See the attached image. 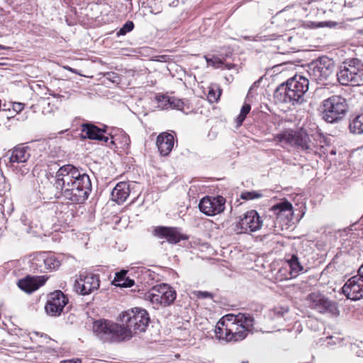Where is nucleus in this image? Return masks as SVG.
Listing matches in <instances>:
<instances>
[{
	"label": "nucleus",
	"mask_w": 363,
	"mask_h": 363,
	"mask_svg": "<svg viewBox=\"0 0 363 363\" xmlns=\"http://www.w3.org/2000/svg\"><path fill=\"white\" fill-rule=\"evenodd\" d=\"M155 235L161 238H166L169 242L172 244L179 242L182 239L181 235L174 228L158 227L155 230Z\"/></svg>",
	"instance_id": "obj_24"
},
{
	"label": "nucleus",
	"mask_w": 363,
	"mask_h": 363,
	"mask_svg": "<svg viewBox=\"0 0 363 363\" xmlns=\"http://www.w3.org/2000/svg\"><path fill=\"white\" fill-rule=\"evenodd\" d=\"M235 67V65L233 64H225L223 63V65H222V69H232L233 67Z\"/></svg>",
	"instance_id": "obj_43"
},
{
	"label": "nucleus",
	"mask_w": 363,
	"mask_h": 363,
	"mask_svg": "<svg viewBox=\"0 0 363 363\" xmlns=\"http://www.w3.org/2000/svg\"><path fill=\"white\" fill-rule=\"evenodd\" d=\"M292 209V204L288 201H284L274 205L270 208V211L273 213V216H276L277 220H289L293 215Z\"/></svg>",
	"instance_id": "obj_21"
},
{
	"label": "nucleus",
	"mask_w": 363,
	"mask_h": 363,
	"mask_svg": "<svg viewBox=\"0 0 363 363\" xmlns=\"http://www.w3.org/2000/svg\"><path fill=\"white\" fill-rule=\"evenodd\" d=\"M284 259L290 269L291 277H297L303 271V268L296 255H286Z\"/></svg>",
	"instance_id": "obj_27"
},
{
	"label": "nucleus",
	"mask_w": 363,
	"mask_h": 363,
	"mask_svg": "<svg viewBox=\"0 0 363 363\" xmlns=\"http://www.w3.org/2000/svg\"><path fill=\"white\" fill-rule=\"evenodd\" d=\"M220 94L221 90L218 87L216 91L211 87L207 95L208 100L211 103L216 102L219 99Z\"/></svg>",
	"instance_id": "obj_30"
},
{
	"label": "nucleus",
	"mask_w": 363,
	"mask_h": 363,
	"mask_svg": "<svg viewBox=\"0 0 363 363\" xmlns=\"http://www.w3.org/2000/svg\"><path fill=\"white\" fill-rule=\"evenodd\" d=\"M313 65H314L313 68H314V69H315V68H316V67H317V66H316V65H315L314 64H313Z\"/></svg>",
	"instance_id": "obj_53"
},
{
	"label": "nucleus",
	"mask_w": 363,
	"mask_h": 363,
	"mask_svg": "<svg viewBox=\"0 0 363 363\" xmlns=\"http://www.w3.org/2000/svg\"><path fill=\"white\" fill-rule=\"evenodd\" d=\"M348 129L352 135L363 134V110L350 116Z\"/></svg>",
	"instance_id": "obj_26"
},
{
	"label": "nucleus",
	"mask_w": 363,
	"mask_h": 363,
	"mask_svg": "<svg viewBox=\"0 0 363 363\" xmlns=\"http://www.w3.org/2000/svg\"><path fill=\"white\" fill-rule=\"evenodd\" d=\"M318 297L317 295H315V294H310L309 296V300H311L312 301L314 302L313 305H314V307H315L318 303L315 302V298Z\"/></svg>",
	"instance_id": "obj_42"
},
{
	"label": "nucleus",
	"mask_w": 363,
	"mask_h": 363,
	"mask_svg": "<svg viewBox=\"0 0 363 363\" xmlns=\"http://www.w3.org/2000/svg\"><path fill=\"white\" fill-rule=\"evenodd\" d=\"M129 142H130V139H129L128 136L127 135L124 134L123 136V141L121 142V144L123 145H128Z\"/></svg>",
	"instance_id": "obj_40"
},
{
	"label": "nucleus",
	"mask_w": 363,
	"mask_h": 363,
	"mask_svg": "<svg viewBox=\"0 0 363 363\" xmlns=\"http://www.w3.org/2000/svg\"><path fill=\"white\" fill-rule=\"evenodd\" d=\"M100 286L99 275L93 274H80L74 284V291L81 295H88L97 290Z\"/></svg>",
	"instance_id": "obj_13"
},
{
	"label": "nucleus",
	"mask_w": 363,
	"mask_h": 363,
	"mask_svg": "<svg viewBox=\"0 0 363 363\" xmlns=\"http://www.w3.org/2000/svg\"><path fill=\"white\" fill-rule=\"evenodd\" d=\"M68 303L67 297L60 290L51 293L45 305L46 313L52 316H58Z\"/></svg>",
	"instance_id": "obj_15"
},
{
	"label": "nucleus",
	"mask_w": 363,
	"mask_h": 363,
	"mask_svg": "<svg viewBox=\"0 0 363 363\" xmlns=\"http://www.w3.org/2000/svg\"><path fill=\"white\" fill-rule=\"evenodd\" d=\"M174 136L167 133H160L157 138L156 144L160 154L163 156L168 155L174 146Z\"/></svg>",
	"instance_id": "obj_22"
},
{
	"label": "nucleus",
	"mask_w": 363,
	"mask_h": 363,
	"mask_svg": "<svg viewBox=\"0 0 363 363\" xmlns=\"http://www.w3.org/2000/svg\"><path fill=\"white\" fill-rule=\"evenodd\" d=\"M336 77L342 85L358 86L363 84V62L357 58L346 60Z\"/></svg>",
	"instance_id": "obj_5"
},
{
	"label": "nucleus",
	"mask_w": 363,
	"mask_h": 363,
	"mask_svg": "<svg viewBox=\"0 0 363 363\" xmlns=\"http://www.w3.org/2000/svg\"><path fill=\"white\" fill-rule=\"evenodd\" d=\"M330 284V281H328V282L322 283L321 284Z\"/></svg>",
	"instance_id": "obj_52"
},
{
	"label": "nucleus",
	"mask_w": 363,
	"mask_h": 363,
	"mask_svg": "<svg viewBox=\"0 0 363 363\" xmlns=\"http://www.w3.org/2000/svg\"><path fill=\"white\" fill-rule=\"evenodd\" d=\"M82 132L84 134V138L90 140H97L107 143L108 137L104 135L105 130L101 129L94 124L84 123L82 125Z\"/></svg>",
	"instance_id": "obj_20"
},
{
	"label": "nucleus",
	"mask_w": 363,
	"mask_h": 363,
	"mask_svg": "<svg viewBox=\"0 0 363 363\" xmlns=\"http://www.w3.org/2000/svg\"><path fill=\"white\" fill-rule=\"evenodd\" d=\"M319 313H325L330 316H337L339 310L335 301L319 294Z\"/></svg>",
	"instance_id": "obj_25"
},
{
	"label": "nucleus",
	"mask_w": 363,
	"mask_h": 363,
	"mask_svg": "<svg viewBox=\"0 0 363 363\" xmlns=\"http://www.w3.org/2000/svg\"><path fill=\"white\" fill-rule=\"evenodd\" d=\"M129 194V184L125 182H119L111 191V199L118 204H121L125 201Z\"/></svg>",
	"instance_id": "obj_23"
},
{
	"label": "nucleus",
	"mask_w": 363,
	"mask_h": 363,
	"mask_svg": "<svg viewBox=\"0 0 363 363\" xmlns=\"http://www.w3.org/2000/svg\"><path fill=\"white\" fill-rule=\"evenodd\" d=\"M262 196V194L258 191H244L240 194V198L243 200L257 199Z\"/></svg>",
	"instance_id": "obj_31"
},
{
	"label": "nucleus",
	"mask_w": 363,
	"mask_h": 363,
	"mask_svg": "<svg viewBox=\"0 0 363 363\" xmlns=\"http://www.w3.org/2000/svg\"><path fill=\"white\" fill-rule=\"evenodd\" d=\"M107 79L112 82L113 83L118 84L120 82V77L118 74L114 72H107L105 74Z\"/></svg>",
	"instance_id": "obj_36"
},
{
	"label": "nucleus",
	"mask_w": 363,
	"mask_h": 363,
	"mask_svg": "<svg viewBox=\"0 0 363 363\" xmlns=\"http://www.w3.org/2000/svg\"><path fill=\"white\" fill-rule=\"evenodd\" d=\"M205 58H206L207 65L208 66H212L216 68H219V67H222V65H223V62H222V60L217 57L208 58L206 56Z\"/></svg>",
	"instance_id": "obj_33"
},
{
	"label": "nucleus",
	"mask_w": 363,
	"mask_h": 363,
	"mask_svg": "<svg viewBox=\"0 0 363 363\" xmlns=\"http://www.w3.org/2000/svg\"><path fill=\"white\" fill-rule=\"evenodd\" d=\"M160 106L162 108H173L182 111L185 113L190 112V108L185 101L174 96H160L157 98Z\"/></svg>",
	"instance_id": "obj_18"
},
{
	"label": "nucleus",
	"mask_w": 363,
	"mask_h": 363,
	"mask_svg": "<svg viewBox=\"0 0 363 363\" xmlns=\"http://www.w3.org/2000/svg\"><path fill=\"white\" fill-rule=\"evenodd\" d=\"M321 343V345L325 346H331L334 345H339L340 346L343 345L342 342L343 340H341L338 337L335 336H328L325 339L320 338L319 340Z\"/></svg>",
	"instance_id": "obj_28"
},
{
	"label": "nucleus",
	"mask_w": 363,
	"mask_h": 363,
	"mask_svg": "<svg viewBox=\"0 0 363 363\" xmlns=\"http://www.w3.org/2000/svg\"><path fill=\"white\" fill-rule=\"evenodd\" d=\"M347 111L345 99L332 96L323 102V119L327 123H334L341 119Z\"/></svg>",
	"instance_id": "obj_7"
},
{
	"label": "nucleus",
	"mask_w": 363,
	"mask_h": 363,
	"mask_svg": "<svg viewBox=\"0 0 363 363\" xmlns=\"http://www.w3.org/2000/svg\"><path fill=\"white\" fill-rule=\"evenodd\" d=\"M254 325V318L249 314H228L217 323L216 334L219 339L239 341L245 339Z\"/></svg>",
	"instance_id": "obj_2"
},
{
	"label": "nucleus",
	"mask_w": 363,
	"mask_h": 363,
	"mask_svg": "<svg viewBox=\"0 0 363 363\" xmlns=\"http://www.w3.org/2000/svg\"><path fill=\"white\" fill-rule=\"evenodd\" d=\"M342 291L347 299L358 301L363 298V271L361 266L357 274L350 277L345 283Z\"/></svg>",
	"instance_id": "obj_11"
},
{
	"label": "nucleus",
	"mask_w": 363,
	"mask_h": 363,
	"mask_svg": "<svg viewBox=\"0 0 363 363\" xmlns=\"http://www.w3.org/2000/svg\"><path fill=\"white\" fill-rule=\"evenodd\" d=\"M69 71H71L73 73H77L76 71L70 67L67 68Z\"/></svg>",
	"instance_id": "obj_50"
},
{
	"label": "nucleus",
	"mask_w": 363,
	"mask_h": 363,
	"mask_svg": "<svg viewBox=\"0 0 363 363\" xmlns=\"http://www.w3.org/2000/svg\"><path fill=\"white\" fill-rule=\"evenodd\" d=\"M121 329V325L104 319L96 320L93 324L94 334L104 342L122 340Z\"/></svg>",
	"instance_id": "obj_9"
},
{
	"label": "nucleus",
	"mask_w": 363,
	"mask_h": 363,
	"mask_svg": "<svg viewBox=\"0 0 363 363\" xmlns=\"http://www.w3.org/2000/svg\"><path fill=\"white\" fill-rule=\"evenodd\" d=\"M358 347H359V345H357V344H352V345H351V349H352V350H353V351H355V350H356V349H357V348H358Z\"/></svg>",
	"instance_id": "obj_44"
},
{
	"label": "nucleus",
	"mask_w": 363,
	"mask_h": 363,
	"mask_svg": "<svg viewBox=\"0 0 363 363\" xmlns=\"http://www.w3.org/2000/svg\"><path fill=\"white\" fill-rule=\"evenodd\" d=\"M60 265V262L52 254L48 252L34 253L30 259V269L37 273H45L48 270H55Z\"/></svg>",
	"instance_id": "obj_10"
},
{
	"label": "nucleus",
	"mask_w": 363,
	"mask_h": 363,
	"mask_svg": "<svg viewBox=\"0 0 363 363\" xmlns=\"http://www.w3.org/2000/svg\"><path fill=\"white\" fill-rule=\"evenodd\" d=\"M47 279L45 276H27L18 280L17 285L24 292L31 294L42 286Z\"/></svg>",
	"instance_id": "obj_17"
},
{
	"label": "nucleus",
	"mask_w": 363,
	"mask_h": 363,
	"mask_svg": "<svg viewBox=\"0 0 363 363\" xmlns=\"http://www.w3.org/2000/svg\"><path fill=\"white\" fill-rule=\"evenodd\" d=\"M81 360L79 359H72L65 360L64 362H62L61 363H81Z\"/></svg>",
	"instance_id": "obj_41"
},
{
	"label": "nucleus",
	"mask_w": 363,
	"mask_h": 363,
	"mask_svg": "<svg viewBox=\"0 0 363 363\" xmlns=\"http://www.w3.org/2000/svg\"><path fill=\"white\" fill-rule=\"evenodd\" d=\"M120 320L122 323V340H127L134 334L145 332L150 319L146 310L135 307L123 312L120 315Z\"/></svg>",
	"instance_id": "obj_4"
},
{
	"label": "nucleus",
	"mask_w": 363,
	"mask_h": 363,
	"mask_svg": "<svg viewBox=\"0 0 363 363\" xmlns=\"http://www.w3.org/2000/svg\"><path fill=\"white\" fill-rule=\"evenodd\" d=\"M325 274H326V273H325V270H324V271H323V272H321V274H320V279H323V277H324V276H325Z\"/></svg>",
	"instance_id": "obj_47"
},
{
	"label": "nucleus",
	"mask_w": 363,
	"mask_h": 363,
	"mask_svg": "<svg viewBox=\"0 0 363 363\" xmlns=\"http://www.w3.org/2000/svg\"><path fill=\"white\" fill-rule=\"evenodd\" d=\"M225 199L220 196L216 197L205 196L199 202V210L207 216H214L225 209Z\"/></svg>",
	"instance_id": "obj_14"
},
{
	"label": "nucleus",
	"mask_w": 363,
	"mask_h": 363,
	"mask_svg": "<svg viewBox=\"0 0 363 363\" xmlns=\"http://www.w3.org/2000/svg\"><path fill=\"white\" fill-rule=\"evenodd\" d=\"M313 320L312 319H309L307 320V324L308 325V326H312V324H311V322H313Z\"/></svg>",
	"instance_id": "obj_48"
},
{
	"label": "nucleus",
	"mask_w": 363,
	"mask_h": 363,
	"mask_svg": "<svg viewBox=\"0 0 363 363\" xmlns=\"http://www.w3.org/2000/svg\"><path fill=\"white\" fill-rule=\"evenodd\" d=\"M336 25H337V23L335 22H333V21H322V22H319V23H318L319 28L320 27L332 28V27H335Z\"/></svg>",
	"instance_id": "obj_39"
},
{
	"label": "nucleus",
	"mask_w": 363,
	"mask_h": 363,
	"mask_svg": "<svg viewBox=\"0 0 363 363\" xmlns=\"http://www.w3.org/2000/svg\"><path fill=\"white\" fill-rule=\"evenodd\" d=\"M134 284H135V282H134L133 279H131L129 277H126L125 279H124L121 283L116 284V286H118L120 287L128 288V287L133 286L134 285Z\"/></svg>",
	"instance_id": "obj_35"
},
{
	"label": "nucleus",
	"mask_w": 363,
	"mask_h": 363,
	"mask_svg": "<svg viewBox=\"0 0 363 363\" xmlns=\"http://www.w3.org/2000/svg\"><path fill=\"white\" fill-rule=\"evenodd\" d=\"M8 48L4 45H0V50H6Z\"/></svg>",
	"instance_id": "obj_49"
},
{
	"label": "nucleus",
	"mask_w": 363,
	"mask_h": 363,
	"mask_svg": "<svg viewBox=\"0 0 363 363\" xmlns=\"http://www.w3.org/2000/svg\"><path fill=\"white\" fill-rule=\"evenodd\" d=\"M134 28V23L133 21H128L117 32V35H124L127 33L130 32Z\"/></svg>",
	"instance_id": "obj_32"
},
{
	"label": "nucleus",
	"mask_w": 363,
	"mask_h": 363,
	"mask_svg": "<svg viewBox=\"0 0 363 363\" xmlns=\"http://www.w3.org/2000/svg\"><path fill=\"white\" fill-rule=\"evenodd\" d=\"M309 82L301 75H295L285 83L281 84L275 90L274 99L277 103L301 104L304 101V96L308 89Z\"/></svg>",
	"instance_id": "obj_3"
},
{
	"label": "nucleus",
	"mask_w": 363,
	"mask_h": 363,
	"mask_svg": "<svg viewBox=\"0 0 363 363\" xmlns=\"http://www.w3.org/2000/svg\"><path fill=\"white\" fill-rule=\"evenodd\" d=\"M24 108V104L19 102H14L13 104V109L16 113H20Z\"/></svg>",
	"instance_id": "obj_38"
},
{
	"label": "nucleus",
	"mask_w": 363,
	"mask_h": 363,
	"mask_svg": "<svg viewBox=\"0 0 363 363\" xmlns=\"http://www.w3.org/2000/svg\"><path fill=\"white\" fill-rule=\"evenodd\" d=\"M277 138L283 145L301 147V149L308 148L306 135L298 131L291 129L286 130L277 135Z\"/></svg>",
	"instance_id": "obj_16"
},
{
	"label": "nucleus",
	"mask_w": 363,
	"mask_h": 363,
	"mask_svg": "<svg viewBox=\"0 0 363 363\" xmlns=\"http://www.w3.org/2000/svg\"><path fill=\"white\" fill-rule=\"evenodd\" d=\"M263 220L255 210L247 211L236 223L235 231L236 233H247L259 230Z\"/></svg>",
	"instance_id": "obj_12"
},
{
	"label": "nucleus",
	"mask_w": 363,
	"mask_h": 363,
	"mask_svg": "<svg viewBox=\"0 0 363 363\" xmlns=\"http://www.w3.org/2000/svg\"><path fill=\"white\" fill-rule=\"evenodd\" d=\"M272 228H276L277 225H276V223L274 222V223L272 225Z\"/></svg>",
	"instance_id": "obj_51"
},
{
	"label": "nucleus",
	"mask_w": 363,
	"mask_h": 363,
	"mask_svg": "<svg viewBox=\"0 0 363 363\" xmlns=\"http://www.w3.org/2000/svg\"><path fill=\"white\" fill-rule=\"evenodd\" d=\"M324 139H325L324 136L322 135V134L319 133V138H318L319 143H321L322 140H324Z\"/></svg>",
	"instance_id": "obj_45"
},
{
	"label": "nucleus",
	"mask_w": 363,
	"mask_h": 363,
	"mask_svg": "<svg viewBox=\"0 0 363 363\" xmlns=\"http://www.w3.org/2000/svg\"><path fill=\"white\" fill-rule=\"evenodd\" d=\"M176 291L168 284H162L153 286L145 294L144 298L150 301L155 308L165 307L172 304L176 299Z\"/></svg>",
	"instance_id": "obj_6"
},
{
	"label": "nucleus",
	"mask_w": 363,
	"mask_h": 363,
	"mask_svg": "<svg viewBox=\"0 0 363 363\" xmlns=\"http://www.w3.org/2000/svg\"><path fill=\"white\" fill-rule=\"evenodd\" d=\"M194 294L198 298H212L213 297V294L208 292V291H197L194 292Z\"/></svg>",
	"instance_id": "obj_37"
},
{
	"label": "nucleus",
	"mask_w": 363,
	"mask_h": 363,
	"mask_svg": "<svg viewBox=\"0 0 363 363\" xmlns=\"http://www.w3.org/2000/svg\"><path fill=\"white\" fill-rule=\"evenodd\" d=\"M250 105L247 104H245L240 110V113L239 116L236 118V122L238 123V125H242V122L246 118V116L249 113L250 111Z\"/></svg>",
	"instance_id": "obj_29"
},
{
	"label": "nucleus",
	"mask_w": 363,
	"mask_h": 363,
	"mask_svg": "<svg viewBox=\"0 0 363 363\" xmlns=\"http://www.w3.org/2000/svg\"><path fill=\"white\" fill-rule=\"evenodd\" d=\"M7 166L16 174L24 176L30 172L27 162L30 157V149L28 146L18 145L8 153Z\"/></svg>",
	"instance_id": "obj_8"
},
{
	"label": "nucleus",
	"mask_w": 363,
	"mask_h": 363,
	"mask_svg": "<svg viewBox=\"0 0 363 363\" xmlns=\"http://www.w3.org/2000/svg\"><path fill=\"white\" fill-rule=\"evenodd\" d=\"M54 186L62 196L75 203H84L91 191L89 175L72 164L59 168Z\"/></svg>",
	"instance_id": "obj_1"
},
{
	"label": "nucleus",
	"mask_w": 363,
	"mask_h": 363,
	"mask_svg": "<svg viewBox=\"0 0 363 363\" xmlns=\"http://www.w3.org/2000/svg\"><path fill=\"white\" fill-rule=\"evenodd\" d=\"M335 62L327 56H319V81L334 77Z\"/></svg>",
	"instance_id": "obj_19"
},
{
	"label": "nucleus",
	"mask_w": 363,
	"mask_h": 363,
	"mask_svg": "<svg viewBox=\"0 0 363 363\" xmlns=\"http://www.w3.org/2000/svg\"><path fill=\"white\" fill-rule=\"evenodd\" d=\"M127 274L126 270H121L118 272L116 273L115 278L113 279V283L116 284L117 283H121L124 279H125Z\"/></svg>",
	"instance_id": "obj_34"
},
{
	"label": "nucleus",
	"mask_w": 363,
	"mask_h": 363,
	"mask_svg": "<svg viewBox=\"0 0 363 363\" xmlns=\"http://www.w3.org/2000/svg\"><path fill=\"white\" fill-rule=\"evenodd\" d=\"M356 354L358 357H362L363 356V350L357 351Z\"/></svg>",
	"instance_id": "obj_46"
}]
</instances>
